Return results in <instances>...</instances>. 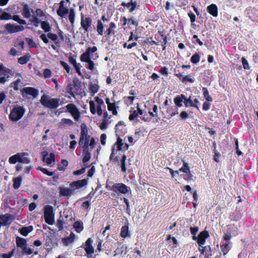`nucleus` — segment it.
<instances>
[{"instance_id":"nucleus-21","label":"nucleus","mask_w":258,"mask_h":258,"mask_svg":"<svg viewBox=\"0 0 258 258\" xmlns=\"http://www.w3.org/2000/svg\"><path fill=\"white\" fill-rule=\"evenodd\" d=\"M33 12V10L30 8L27 4H25L23 7L22 15L24 18H29L30 20L32 17L31 13Z\"/></svg>"},{"instance_id":"nucleus-46","label":"nucleus","mask_w":258,"mask_h":258,"mask_svg":"<svg viewBox=\"0 0 258 258\" xmlns=\"http://www.w3.org/2000/svg\"><path fill=\"white\" fill-rule=\"evenodd\" d=\"M75 13L74 10L71 9L69 12V20L72 25L75 22Z\"/></svg>"},{"instance_id":"nucleus-57","label":"nucleus","mask_w":258,"mask_h":258,"mask_svg":"<svg viewBox=\"0 0 258 258\" xmlns=\"http://www.w3.org/2000/svg\"><path fill=\"white\" fill-rule=\"evenodd\" d=\"M51 76V72L49 69H46L43 72V76L45 78H50Z\"/></svg>"},{"instance_id":"nucleus-4","label":"nucleus","mask_w":258,"mask_h":258,"mask_svg":"<svg viewBox=\"0 0 258 258\" xmlns=\"http://www.w3.org/2000/svg\"><path fill=\"white\" fill-rule=\"evenodd\" d=\"M25 109L20 106H15L11 110L9 115L10 119L14 121L20 120L25 113Z\"/></svg>"},{"instance_id":"nucleus-58","label":"nucleus","mask_w":258,"mask_h":258,"mask_svg":"<svg viewBox=\"0 0 258 258\" xmlns=\"http://www.w3.org/2000/svg\"><path fill=\"white\" fill-rule=\"evenodd\" d=\"M38 169L40 170V171H41L43 173H44L45 174H47L48 175H49V176H51V175H52L53 174V172H49L46 169L42 168V167H39L38 168Z\"/></svg>"},{"instance_id":"nucleus-43","label":"nucleus","mask_w":258,"mask_h":258,"mask_svg":"<svg viewBox=\"0 0 258 258\" xmlns=\"http://www.w3.org/2000/svg\"><path fill=\"white\" fill-rule=\"evenodd\" d=\"M203 95L206 100L208 101H212V98L210 96L208 89L206 88H203Z\"/></svg>"},{"instance_id":"nucleus-33","label":"nucleus","mask_w":258,"mask_h":258,"mask_svg":"<svg viewBox=\"0 0 258 258\" xmlns=\"http://www.w3.org/2000/svg\"><path fill=\"white\" fill-rule=\"evenodd\" d=\"M74 228L77 232L80 233L83 230V224L81 221H77L74 224Z\"/></svg>"},{"instance_id":"nucleus-26","label":"nucleus","mask_w":258,"mask_h":258,"mask_svg":"<svg viewBox=\"0 0 258 258\" xmlns=\"http://www.w3.org/2000/svg\"><path fill=\"white\" fill-rule=\"evenodd\" d=\"M217 7L215 4H211L207 7L208 12L214 17L217 16Z\"/></svg>"},{"instance_id":"nucleus-7","label":"nucleus","mask_w":258,"mask_h":258,"mask_svg":"<svg viewBox=\"0 0 258 258\" xmlns=\"http://www.w3.org/2000/svg\"><path fill=\"white\" fill-rule=\"evenodd\" d=\"M44 219L45 222L49 225H53L54 223V213L51 206L49 205L45 206Z\"/></svg>"},{"instance_id":"nucleus-20","label":"nucleus","mask_w":258,"mask_h":258,"mask_svg":"<svg viewBox=\"0 0 258 258\" xmlns=\"http://www.w3.org/2000/svg\"><path fill=\"white\" fill-rule=\"evenodd\" d=\"M81 25L85 30V32H87L88 28L90 27L92 25V19L89 17L84 19L82 16L81 18Z\"/></svg>"},{"instance_id":"nucleus-8","label":"nucleus","mask_w":258,"mask_h":258,"mask_svg":"<svg viewBox=\"0 0 258 258\" xmlns=\"http://www.w3.org/2000/svg\"><path fill=\"white\" fill-rule=\"evenodd\" d=\"M16 241L17 245L22 249L23 252L27 254H31L33 252V249L27 247L25 239L17 237Z\"/></svg>"},{"instance_id":"nucleus-47","label":"nucleus","mask_w":258,"mask_h":258,"mask_svg":"<svg viewBox=\"0 0 258 258\" xmlns=\"http://www.w3.org/2000/svg\"><path fill=\"white\" fill-rule=\"evenodd\" d=\"M99 87L96 84H91L89 87L90 91L93 94L97 93L98 91Z\"/></svg>"},{"instance_id":"nucleus-42","label":"nucleus","mask_w":258,"mask_h":258,"mask_svg":"<svg viewBox=\"0 0 258 258\" xmlns=\"http://www.w3.org/2000/svg\"><path fill=\"white\" fill-rule=\"evenodd\" d=\"M148 113L149 114V116H151V118L153 117H156L158 115V107L156 105H154L153 107V111H149Z\"/></svg>"},{"instance_id":"nucleus-15","label":"nucleus","mask_w":258,"mask_h":258,"mask_svg":"<svg viewBox=\"0 0 258 258\" xmlns=\"http://www.w3.org/2000/svg\"><path fill=\"white\" fill-rule=\"evenodd\" d=\"M209 236V233L207 231L200 232L197 236V243L200 246L202 247V246L205 244L206 239Z\"/></svg>"},{"instance_id":"nucleus-19","label":"nucleus","mask_w":258,"mask_h":258,"mask_svg":"<svg viewBox=\"0 0 258 258\" xmlns=\"http://www.w3.org/2000/svg\"><path fill=\"white\" fill-rule=\"evenodd\" d=\"M24 85V81L21 77H19L11 84V87L16 91L20 90Z\"/></svg>"},{"instance_id":"nucleus-39","label":"nucleus","mask_w":258,"mask_h":258,"mask_svg":"<svg viewBox=\"0 0 258 258\" xmlns=\"http://www.w3.org/2000/svg\"><path fill=\"white\" fill-rule=\"evenodd\" d=\"M30 56L26 55L20 57L18 59V62L21 64H25L29 61Z\"/></svg>"},{"instance_id":"nucleus-16","label":"nucleus","mask_w":258,"mask_h":258,"mask_svg":"<svg viewBox=\"0 0 258 258\" xmlns=\"http://www.w3.org/2000/svg\"><path fill=\"white\" fill-rule=\"evenodd\" d=\"M14 219V216L11 214H6L0 216V220L4 226L9 225Z\"/></svg>"},{"instance_id":"nucleus-2","label":"nucleus","mask_w":258,"mask_h":258,"mask_svg":"<svg viewBox=\"0 0 258 258\" xmlns=\"http://www.w3.org/2000/svg\"><path fill=\"white\" fill-rule=\"evenodd\" d=\"M8 161L11 164H15L17 162L28 164L30 163V159L27 153L19 152L10 157Z\"/></svg>"},{"instance_id":"nucleus-1","label":"nucleus","mask_w":258,"mask_h":258,"mask_svg":"<svg viewBox=\"0 0 258 258\" xmlns=\"http://www.w3.org/2000/svg\"><path fill=\"white\" fill-rule=\"evenodd\" d=\"M97 49V48L96 46H93L92 48L89 47L86 51L81 55V60L86 62L87 64L86 65V67L90 70H93L94 68V63L91 59L93 53Z\"/></svg>"},{"instance_id":"nucleus-12","label":"nucleus","mask_w":258,"mask_h":258,"mask_svg":"<svg viewBox=\"0 0 258 258\" xmlns=\"http://www.w3.org/2000/svg\"><path fill=\"white\" fill-rule=\"evenodd\" d=\"M93 242V240L92 238H89L86 241L84 246H82V247L84 248L86 253L88 255V256H92L94 252V247L92 245Z\"/></svg>"},{"instance_id":"nucleus-29","label":"nucleus","mask_w":258,"mask_h":258,"mask_svg":"<svg viewBox=\"0 0 258 258\" xmlns=\"http://www.w3.org/2000/svg\"><path fill=\"white\" fill-rule=\"evenodd\" d=\"M41 24V28L45 32H48L51 30V26H50L49 23L46 21L43 20L40 22V23Z\"/></svg>"},{"instance_id":"nucleus-55","label":"nucleus","mask_w":258,"mask_h":258,"mask_svg":"<svg viewBox=\"0 0 258 258\" xmlns=\"http://www.w3.org/2000/svg\"><path fill=\"white\" fill-rule=\"evenodd\" d=\"M241 60L243 68L245 70H249L250 67L247 60L243 57H242Z\"/></svg>"},{"instance_id":"nucleus-10","label":"nucleus","mask_w":258,"mask_h":258,"mask_svg":"<svg viewBox=\"0 0 258 258\" xmlns=\"http://www.w3.org/2000/svg\"><path fill=\"white\" fill-rule=\"evenodd\" d=\"M123 145V143L122 142V139L120 138H117L116 142L113 145V147L112 150V153L110 155V158L111 160H117L118 159L117 158V156H115V155L116 153L121 150V147Z\"/></svg>"},{"instance_id":"nucleus-3","label":"nucleus","mask_w":258,"mask_h":258,"mask_svg":"<svg viewBox=\"0 0 258 258\" xmlns=\"http://www.w3.org/2000/svg\"><path fill=\"white\" fill-rule=\"evenodd\" d=\"M40 101L43 106L53 109L58 107L59 99L52 98L48 95L44 94L41 96Z\"/></svg>"},{"instance_id":"nucleus-37","label":"nucleus","mask_w":258,"mask_h":258,"mask_svg":"<svg viewBox=\"0 0 258 258\" xmlns=\"http://www.w3.org/2000/svg\"><path fill=\"white\" fill-rule=\"evenodd\" d=\"M128 234V227L127 226H123L122 227L120 231V236L122 238H125Z\"/></svg>"},{"instance_id":"nucleus-30","label":"nucleus","mask_w":258,"mask_h":258,"mask_svg":"<svg viewBox=\"0 0 258 258\" xmlns=\"http://www.w3.org/2000/svg\"><path fill=\"white\" fill-rule=\"evenodd\" d=\"M69 10L67 7L59 8L57 10V14L61 17H63L65 15L68 14Z\"/></svg>"},{"instance_id":"nucleus-64","label":"nucleus","mask_w":258,"mask_h":258,"mask_svg":"<svg viewBox=\"0 0 258 258\" xmlns=\"http://www.w3.org/2000/svg\"><path fill=\"white\" fill-rule=\"evenodd\" d=\"M56 225H57V226L58 227V228L59 229V230H61L62 229L63 223L62 221L60 219H59L57 221Z\"/></svg>"},{"instance_id":"nucleus-18","label":"nucleus","mask_w":258,"mask_h":258,"mask_svg":"<svg viewBox=\"0 0 258 258\" xmlns=\"http://www.w3.org/2000/svg\"><path fill=\"white\" fill-rule=\"evenodd\" d=\"M11 74L12 72L10 69H5L4 71L0 74V84H4L8 81Z\"/></svg>"},{"instance_id":"nucleus-28","label":"nucleus","mask_w":258,"mask_h":258,"mask_svg":"<svg viewBox=\"0 0 258 258\" xmlns=\"http://www.w3.org/2000/svg\"><path fill=\"white\" fill-rule=\"evenodd\" d=\"M33 230V228L32 226H29L28 227H24L20 229V233L23 236H26L28 235V234L32 231Z\"/></svg>"},{"instance_id":"nucleus-51","label":"nucleus","mask_w":258,"mask_h":258,"mask_svg":"<svg viewBox=\"0 0 258 258\" xmlns=\"http://www.w3.org/2000/svg\"><path fill=\"white\" fill-rule=\"evenodd\" d=\"M181 81L182 82H189L190 83H194L195 81V79L194 77L190 75L185 76L184 77H183V79H181Z\"/></svg>"},{"instance_id":"nucleus-54","label":"nucleus","mask_w":258,"mask_h":258,"mask_svg":"<svg viewBox=\"0 0 258 258\" xmlns=\"http://www.w3.org/2000/svg\"><path fill=\"white\" fill-rule=\"evenodd\" d=\"M12 18V16L7 13H3L1 16H0V19L1 20H10Z\"/></svg>"},{"instance_id":"nucleus-23","label":"nucleus","mask_w":258,"mask_h":258,"mask_svg":"<svg viewBox=\"0 0 258 258\" xmlns=\"http://www.w3.org/2000/svg\"><path fill=\"white\" fill-rule=\"evenodd\" d=\"M131 113L129 116V119L130 120H133L137 118L140 115H142L144 113V111L142 110L139 106V105L137 107V110H134L133 112L131 111Z\"/></svg>"},{"instance_id":"nucleus-44","label":"nucleus","mask_w":258,"mask_h":258,"mask_svg":"<svg viewBox=\"0 0 258 258\" xmlns=\"http://www.w3.org/2000/svg\"><path fill=\"white\" fill-rule=\"evenodd\" d=\"M12 19L19 23L20 24L25 25L26 24V21L21 19L19 15H14L12 16Z\"/></svg>"},{"instance_id":"nucleus-49","label":"nucleus","mask_w":258,"mask_h":258,"mask_svg":"<svg viewBox=\"0 0 258 258\" xmlns=\"http://www.w3.org/2000/svg\"><path fill=\"white\" fill-rule=\"evenodd\" d=\"M116 26L114 23L111 22L109 24V28L106 30V33L107 35H109L113 31V29L115 28Z\"/></svg>"},{"instance_id":"nucleus-56","label":"nucleus","mask_w":258,"mask_h":258,"mask_svg":"<svg viewBox=\"0 0 258 258\" xmlns=\"http://www.w3.org/2000/svg\"><path fill=\"white\" fill-rule=\"evenodd\" d=\"M47 36L52 41H55L58 39V36L56 34L51 33H48Z\"/></svg>"},{"instance_id":"nucleus-34","label":"nucleus","mask_w":258,"mask_h":258,"mask_svg":"<svg viewBox=\"0 0 258 258\" xmlns=\"http://www.w3.org/2000/svg\"><path fill=\"white\" fill-rule=\"evenodd\" d=\"M184 105L186 107H194L199 109L198 105H197L195 103H194L193 101L191 99L190 97L188 98H185Z\"/></svg>"},{"instance_id":"nucleus-62","label":"nucleus","mask_w":258,"mask_h":258,"mask_svg":"<svg viewBox=\"0 0 258 258\" xmlns=\"http://www.w3.org/2000/svg\"><path fill=\"white\" fill-rule=\"evenodd\" d=\"M95 100L97 103V105L104 106V103L103 100L102 99L99 98L98 97H96L95 98Z\"/></svg>"},{"instance_id":"nucleus-59","label":"nucleus","mask_w":258,"mask_h":258,"mask_svg":"<svg viewBox=\"0 0 258 258\" xmlns=\"http://www.w3.org/2000/svg\"><path fill=\"white\" fill-rule=\"evenodd\" d=\"M83 124L81 125V137H88V131L85 127H83Z\"/></svg>"},{"instance_id":"nucleus-22","label":"nucleus","mask_w":258,"mask_h":258,"mask_svg":"<svg viewBox=\"0 0 258 258\" xmlns=\"http://www.w3.org/2000/svg\"><path fill=\"white\" fill-rule=\"evenodd\" d=\"M74 191L72 188L61 187L59 190V194L60 196L69 198L73 194Z\"/></svg>"},{"instance_id":"nucleus-45","label":"nucleus","mask_w":258,"mask_h":258,"mask_svg":"<svg viewBox=\"0 0 258 258\" xmlns=\"http://www.w3.org/2000/svg\"><path fill=\"white\" fill-rule=\"evenodd\" d=\"M125 160H126V156L125 155H123L122 156L121 159H120V168L121 169V170L125 172L126 171V168H125Z\"/></svg>"},{"instance_id":"nucleus-35","label":"nucleus","mask_w":258,"mask_h":258,"mask_svg":"<svg viewBox=\"0 0 258 258\" xmlns=\"http://www.w3.org/2000/svg\"><path fill=\"white\" fill-rule=\"evenodd\" d=\"M60 125L63 127L72 125L74 122L72 120L69 118H62L61 120Z\"/></svg>"},{"instance_id":"nucleus-61","label":"nucleus","mask_w":258,"mask_h":258,"mask_svg":"<svg viewBox=\"0 0 258 258\" xmlns=\"http://www.w3.org/2000/svg\"><path fill=\"white\" fill-rule=\"evenodd\" d=\"M61 165L63 166V167H59V170H63L64 169L65 167H66L68 165V162L66 160H62Z\"/></svg>"},{"instance_id":"nucleus-27","label":"nucleus","mask_w":258,"mask_h":258,"mask_svg":"<svg viewBox=\"0 0 258 258\" xmlns=\"http://www.w3.org/2000/svg\"><path fill=\"white\" fill-rule=\"evenodd\" d=\"M185 98V96L183 94L176 96L174 99L175 104L178 107H181L182 106V102L183 101L184 102Z\"/></svg>"},{"instance_id":"nucleus-5","label":"nucleus","mask_w":258,"mask_h":258,"mask_svg":"<svg viewBox=\"0 0 258 258\" xmlns=\"http://www.w3.org/2000/svg\"><path fill=\"white\" fill-rule=\"evenodd\" d=\"M45 14L40 9H37L35 13L32 16L30 21L35 27H38L42 21L45 20Z\"/></svg>"},{"instance_id":"nucleus-41","label":"nucleus","mask_w":258,"mask_h":258,"mask_svg":"<svg viewBox=\"0 0 258 258\" xmlns=\"http://www.w3.org/2000/svg\"><path fill=\"white\" fill-rule=\"evenodd\" d=\"M116 136H118V134L123 131L125 129V125L121 122H119L116 125Z\"/></svg>"},{"instance_id":"nucleus-60","label":"nucleus","mask_w":258,"mask_h":258,"mask_svg":"<svg viewBox=\"0 0 258 258\" xmlns=\"http://www.w3.org/2000/svg\"><path fill=\"white\" fill-rule=\"evenodd\" d=\"M85 171H86L85 168H82L80 170L74 171L73 174H74V175H81L82 174L84 173L85 172Z\"/></svg>"},{"instance_id":"nucleus-25","label":"nucleus","mask_w":258,"mask_h":258,"mask_svg":"<svg viewBox=\"0 0 258 258\" xmlns=\"http://www.w3.org/2000/svg\"><path fill=\"white\" fill-rule=\"evenodd\" d=\"M75 238V234L74 233L71 232L68 237L62 239V243L64 245L68 246L69 244H72L74 241Z\"/></svg>"},{"instance_id":"nucleus-50","label":"nucleus","mask_w":258,"mask_h":258,"mask_svg":"<svg viewBox=\"0 0 258 258\" xmlns=\"http://www.w3.org/2000/svg\"><path fill=\"white\" fill-rule=\"evenodd\" d=\"M180 171H182L184 173H187L189 171V168L188 164L186 162H183V166L180 168L179 170Z\"/></svg>"},{"instance_id":"nucleus-36","label":"nucleus","mask_w":258,"mask_h":258,"mask_svg":"<svg viewBox=\"0 0 258 258\" xmlns=\"http://www.w3.org/2000/svg\"><path fill=\"white\" fill-rule=\"evenodd\" d=\"M104 30V27L103 23L101 21V20H98L97 21V32L99 35H102L103 34V32Z\"/></svg>"},{"instance_id":"nucleus-31","label":"nucleus","mask_w":258,"mask_h":258,"mask_svg":"<svg viewBox=\"0 0 258 258\" xmlns=\"http://www.w3.org/2000/svg\"><path fill=\"white\" fill-rule=\"evenodd\" d=\"M231 246L230 242L223 244L221 246V249L223 252V254L224 255L228 252L229 250L231 249Z\"/></svg>"},{"instance_id":"nucleus-17","label":"nucleus","mask_w":258,"mask_h":258,"mask_svg":"<svg viewBox=\"0 0 258 258\" xmlns=\"http://www.w3.org/2000/svg\"><path fill=\"white\" fill-rule=\"evenodd\" d=\"M5 28L11 33L22 31L24 30V27L22 26L15 25L10 24H7Z\"/></svg>"},{"instance_id":"nucleus-24","label":"nucleus","mask_w":258,"mask_h":258,"mask_svg":"<svg viewBox=\"0 0 258 258\" xmlns=\"http://www.w3.org/2000/svg\"><path fill=\"white\" fill-rule=\"evenodd\" d=\"M137 3L135 1H131L129 3L122 2L121 5L129 10L130 12H133L136 8Z\"/></svg>"},{"instance_id":"nucleus-14","label":"nucleus","mask_w":258,"mask_h":258,"mask_svg":"<svg viewBox=\"0 0 258 258\" xmlns=\"http://www.w3.org/2000/svg\"><path fill=\"white\" fill-rule=\"evenodd\" d=\"M43 155V161L46 162L50 166H52L54 163V154L51 153L48 155L47 152H44Z\"/></svg>"},{"instance_id":"nucleus-53","label":"nucleus","mask_w":258,"mask_h":258,"mask_svg":"<svg viewBox=\"0 0 258 258\" xmlns=\"http://www.w3.org/2000/svg\"><path fill=\"white\" fill-rule=\"evenodd\" d=\"M200 56L197 53H196L194 55H193L191 56V59H190L191 62H192L193 63H196L200 61Z\"/></svg>"},{"instance_id":"nucleus-11","label":"nucleus","mask_w":258,"mask_h":258,"mask_svg":"<svg viewBox=\"0 0 258 258\" xmlns=\"http://www.w3.org/2000/svg\"><path fill=\"white\" fill-rule=\"evenodd\" d=\"M65 107L71 114L75 120L78 121L79 120L80 118V113L75 105L72 103H70L67 105Z\"/></svg>"},{"instance_id":"nucleus-32","label":"nucleus","mask_w":258,"mask_h":258,"mask_svg":"<svg viewBox=\"0 0 258 258\" xmlns=\"http://www.w3.org/2000/svg\"><path fill=\"white\" fill-rule=\"evenodd\" d=\"M22 178L21 176H18L13 179V187L15 189H18L20 187L21 184Z\"/></svg>"},{"instance_id":"nucleus-9","label":"nucleus","mask_w":258,"mask_h":258,"mask_svg":"<svg viewBox=\"0 0 258 258\" xmlns=\"http://www.w3.org/2000/svg\"><path fill=\"white\" fill-rule=\"evenodd\" d=\"M23 97H26L28 98L32 97L33 98H36L38 95V90L32 87H25L21 90Z\"/></svg>"},{"instance_id":"nucleus-38","label":"nucleus","mask_w":258,"mask_h":258,"mask_svg":"<svg viewBox=\"0 0 258 258\" xmlns=\"http://www.w3.org/2000/svg\"><path fill=\"white\" fill-rule=\"evenodd\" d=\"M84 157L83 159V162L84 163H85L90 160V159L91 158V154L89 151V149H84Z\"/></svg>"},{"instance_id":"nucleus-6","label":"nucleus","mask_w":258,"mask_h":258,"mask_svg":"<svg viewBox=\"0 0 258 258\" xmlns=\"http://www.w3.org/2000/svg\"><path fill=\"white\" fill-rule=\"evenodd\" d=\"M109 189L114 192H119L124 195H126L130 192L131 188L122 183H117L114 184Z\"/></svg>"},{"instance_id":"nucleus-63","label":"nucleus","mask_w":258,"mask_h":258,"mask_svg":"<svg viewBox=\"0 0 258 258\" xmlns=\"http://www.w3.org/2000/svg\"><path fill=\"white\" fill-rule=\"evenodd\" d=\"M106 140V135L104 134H102L100 136V142H101V144L102 145H105Z\"/></svg>"},{"instance_id":"nucleus-52","label":"nucleus","mask_w":258,"mask_h":258,"mask_svg":"<svg viewBox=\"0 0 258 258\" xmlns=\"http://www.w3.org/2000/svg\"><path fill=\"white\" fill-rule=\"evenodd\" d=\"M86 138L87 137H80V140L79 142V145L80 147H82L84 148V147H86Z\"/></svg>"},{"instance_id":"nucleus-40","label":"nucleus","mask_w":258,"mask_h":258,"mask_svg":"<svg viewBox=\"0 0 258 258\" xmlns=\"http://www.w3.org/2000/svg\"><path fill=\"white\" fill-rule=\"evenodd\" d=\"M116 107H117L114 103H108V105L107 106L108 110L111 111L113 115H116L117 113L116 110Z\"/></svg>"},{"instance_id":"nucleus-13","label":"nucleus","mask_w":258,"mask_h":258,"mask_svg":"<svg viewBox=\"0 0 258 258\" xmlns=\"http://www.w3.org/2000/svg\"><path fill=\"white\" fill-rule=\"evenodd\" d=\"M88 178H85V179H83L82 180H77L76 181H74V182H72L70 184V187L72 188V189L74 191V190L75 189L80 188L87 185L88 183Z\"/></svg>"},{"instance_id":"nucleus-48","label":"nucleus","mask_w":258,"mask_h":258,"mask_svg":"<svg viewBox=\"0 0 258 258\" xmlns=\"http://www.w3.org/2000/svg\"><path fill=\"white\" fill-rule=\"evenodd\" d=\"M89 105H90V112L93 114H96V107L95 102L93 101H90L89 102Z\"/></svg>"}]
</instances>
